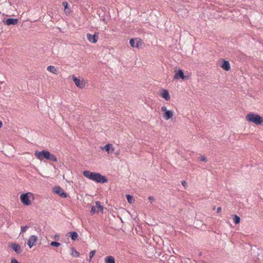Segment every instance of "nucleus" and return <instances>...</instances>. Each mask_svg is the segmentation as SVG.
Segmentation results:
<instances>
[{"label": "nucleus", "mask_w": 263, "mask_h": 263, "mask_svg": "<svg viewBox=\"0 0 263 263\" xmlns=\"http://www.w3.org/2000/svg\"><path fill=\"white\" fill-rule=\"evenodd\" d=\"M234 222L235 224H238L240 221V217L237 216V215H234L233 217Z\"/></svg>", "instance_id": "24"}, {"label": "nucleus", "mask_w": 263, "mask_h": 263, "mask_svg": "<svg viewBox=\"0 0 263 263\" xmlns=\"http://www.w3.org/2000/svg\"><path fill=\"white\" fill-rule=\"evenodd\" d=\"M37 240V237L36 236L31 235L27 241V245L30 248H31L33 245H35Z\"/></svg>", "instance_id": "14"}, {"label": "nucleus", "mask_w": 263, "mask_h": 263, "mask_svg": "<svg viewBox=\"0 0 263 263\" xmlns=\"http://www.w3.org/2000/svg\"><path fill=\"white\" fill-rule=\"evenodd\" d=\"M174 113V112L173 110H168L164 113L163 115V118L165 120H168L173 117Z\"/></svg>", "instance_id": "17"}, {"label": "nucleus", "mask_w": 263, "mask_h": 263, "mask_svg": "<svg viewBox=\"0 0 263 263\" xmlns=\"http://www.w3.org/2000/svg\"><path fill=\"white\" fill-rule=\"evenodd\" d=\"M28 228H29V227L27 226H25L21 227V230L20 234L25 232Z\"/></svg>", "instance_id": "27"}, {"label": "nucleus", "mask_w": 263, "mask_h": 263, "mask_svg": "<svg viewBox=\"0 0 263 263\" xmlns=\"http://www.w3.org/2000/svg\"><path fill=\"white\" fill-rule=\"evenodd\" d=\"M246 120L256 125H262L263 124V118L260 115L253 112L247 114L246 116Z\"/></svg>", "instance_id": "3"}, {"label": "nucleus", "mask_w": 263, "mask_h": 263, "mask_svg": "<svg viewBox=\"0 0 263 263\" xmlns=\"http://www.w3.org/2000/svg\"><path fill=\"white\" fill-rule=\"evenodd\" d=\"M71 250L72 251L71 255L73 257H78L80 256V254L74 248H71Z\"/></svg>", "instance_id": "23"}, {"label": "nucleus", "mask_w": 263, "mask_h": 263, "mask_svg": "<svg viewBox=\"0 0 263 263\" xmlns=\"http://www.w3.org/2000/svg\"><path fill=\"white\" fill-rule=\"evenodd\" d=\"M9 247L17 254L21 253L23 251L21 246L17 243H12L9 245Z\"/></svg>", "instance_id": "12"}, {"label": "nucleus", "mask_w": 263, "mask_h": 263, "mask_svg": "<svg viewBox=\"0 0 263 263\" xmlns=\"http://www.w3.org/2000/svg\"><path fill=\"white\" fill-rule=\"evenodd\" d=\"M160 96L164 99L166 101H168L171 99V96L168 91L166 89H162L160 92Z\"/></svg>", "instance_id": "13"}, {"label": "nucleus", "mask_w": 263, "mask_h": 263, "mask_svg": "<svg viewBox=\"0 0 263 263\" xmlns=\"http://www.w3.org/2000/svg\"><path fill=\"white\" fill-rule=\"evenodd\" d=\"M90 212L91 215H93L96 212V208L95 206H92Z\"/></svg>", "instance_id": "30"}, {"label": "nucleus", "mask_w": 263, "mask_h": 263, "mask_svg": "<svg viewBox=\"0 0 263 263\" xmlns=\"http://www.w3.org/2000/svg\"><path fill=\"white\" fill-rule=\"evenodd\" d=\"M96 250H93V251H90V252L89 253V262H90L91 261V259L94 256V255H95V254L96 253Z\"/></svg>", "instance_id": "26"}, {"label": "nucleus", "mask_w": 263, "mask_h": 263, "mask_svg": "<svg viewBox=\"0 0 263 263\" xmlns=\"http://www.w3.org/2000/svg\"><path fill=\"white\" fill-rule=\"evenodd\" d=\"M72 79L76 85L79 88L82 89L85 87V82L83 79L81 81L80 79L74 76H72Z\"/></svg>", "instance_id": "7"}, {"label": "nucleus", "mask_w": 263, "mask_h": 263, "mask_svg": "<svg viewBox=\"0 0 263 263\" xmlns=\"http://www.w3.org/2000/svg\"><path fill=\"white\" fill-rule=\"evenodd\" d=\"M3 126V123L0 120V128Z\"/></svg>", "instance_id": "37"}, {"label": "nucleus", "mask_w": 263, "mask_h": 263, "mask_svg": "<svg viewBox=\"0 0 263 263\" xmlns=\"http://www.w3.org/2000/svg\"><path fill=\"white\" fill-rule=\"evenodd\" d=\"M34 155L36 157V158L40 160H42L44 159H46L47 160L53 162L58 161V159L56 156L50 153L47 150H43L41 152L36 151H35Z\"/></svg>", "instance_id": "2"}, {"label": "nucleus", "mask_w": 263, "mask_h": 263, "mask_svg": "<svg viewBox=\"0 0 263 263\" xmlns=\"http://www.w3.org/2000/svg\"><path fill=\"white\" fill-rule=\"evenodd\" d=\"M182 184L185 187L186 185V183L185 181H183L182 182Z\"/></svg>", "instance_id": "36"}, {"label": "nucleus", "mask_w": 263, "mask_h": 263, "mask_svg": "<svg viewBox=\"0 0 263 263\" xmlns=\"http://www.w3.org/2000/svg\"><path fill=\"white\" fill-rule=\"evenodd\" d=\"M105 263H115V260L113 256H107L105 258Z\"/></svg>", "instance_id": "20"}, {"label": "nucleus", "mask_w": 263, "mask_h": 263, "mask_svg": "<svg viewBox=\"0 0 263 263\" xmlns=\"http://www.w3.org/2000/svg\"><path fill=\"white\" fill-rule=\"evenodd\" d=\"M221 210V208L218 207L217 209V213H218L220 212Z\"/></svg>", "instance_id": "35"}, {"label": "nucleus", "mask_w": 263, "mask_h": 263, "mask_svg": "<svg viewBox=\"0 0 263 263\" xmlns=\"http://www.w3.org/2000/svg\"><path fill=\"white\" fill-rule=\"evenodd\" d=\"M198 159L200 160V161H203V162H207V159H206V158L204 157V156H200V157H198Z\"/></svg>", "instance_id": "29"}, {"label": "nucleus", "mask_w": 263, "mask_h": 263, "mask_svg": "<svg viewBox=\"0 0 263 263\" xmlns=\"http://www.w3.org/2000/svg\"><path fill=\"white\" fill-rule=\"evenodd\" d=\"M50 245L52 247H59L61 246V243L57 241H52L50 243Z\"/></svg>", "instance_id": "25"}, {"label": "nucleus", "mask_w": 263, "mask_h": 263, "mask_svg": "<svg viewBox=\"0 0 263 263\" xmlns=\"http://www.w3.org/2000/svg\"><path fill=\"white\" fill-rule=\"evenodd\" d=\"M132 39H130L129 41V43L130 44V45L132 46Z\"/></svg>", "instance_id": "38"}, {"label": "nucleus", "mask_w": 263, "mask_h": 263, "mask_svg": "<svg viewBox=\"0 0 263 263\" xmlns=\"http://www.w3.org/2000/svg\"><path fill=\"white\" fill-rule=\"evenodd\" d=\"M29 194L32 195L30 193H23L21 195V201L24 205H29L31 204V201L28 196Z\"/></svg>", "instance_id": "5"}, {"label": "nucleus", "mask_w": 263, "mask_h": 263, "mask_svg": "<svg viewBox=\"0 0 263 263\" xmlns=\"http://www.w3.org/2000/svg\"><path fill=\"white\" fill-rule=\"evenodd\" d=\"M47 70L54 74H57L58 70L57 69L53 66H49L47 67Z\"/></svg>", "instance_id": "22"}, {"label": "nucleus", "mask_w": 263, "mask_h": 263, "mask_svg": "<svg viewBox=\"0 0 263 263\" xmlns=\"http://www.w3.org/2000/svg\"><path fill=\"white\" fill-rule=\"evenodd\" d=\"M98 32H95L93 35H91V34L88 33L86 34L87 40L92 43H96L98 40Z\"/></svg>", "instance_id": "8"}, {"label": "nucleus", "mask_w": 263, "mask_h": 263, "mask_svg": "<svg viewBox=\"0 0 263 263\" xmlns=\"http://www.w3.org/2000/svg\"><path fill=\"white\" fill-rule=\"evenodd\" d=\"M68 234H69V236L71 238L72 240L74 241L78 239V234L76 232H71L68 233Z\"/></svg>", "instance_id": "19"}, {"label": "nucleus", "mask_w": 263, "mask_h": 263, "mask_svg": "<svg viewBox=\"0 0 263 263\" xmlns=\"http://www.w3.org/2000/svg\"><path fill=\"white\" fill-rule=\"evenodd\" d=\"M126 197L128 202L130 204H131L132 203V195L130 194H126Z\"/></svg>", "instance_id": "28"}, {"label": "nucleus", "mask_w": 263, "mask_h": 263, "mask_svg": "<svg viewBox=\"0 0 263 263\" xmlns=\"http://www.w3.org/2000/svg\"><path fill=\"white\" fill-rule=\"evenodd\" d=\"M83 174L85 177L97 183H104L108 182V179L105 176L98 173L91 172L89 171H84Z\"/></svg>", "instance_id": "1"}, {"label": "nucleus", "mask_w": 263, "mask_h": 263, "mask_svg": "<svg viewBox=\"0 0 263 263\" xmlns=\"http://www.w3.org/2000/svg\"><path fill=\"white\" fill-rule=\"evenodd\" d=\"M53 192L58 194L61 197L66 198L67 197V194L59 186H55L53 188Z\"/></svg>", "instance_id": "6"}, {"label": "nucleus", "mask_w": 263, "mask_h": 263, "mask_svg": "<svg viewBox=\"0 0 263 263\" xmlns=\"http://www.w3.org/2000/svg\"><path fill=\"white\" fill-rule=\"evenodd\" d=\"M1 83H3V82H0V84H1Z\"/></svg>", "instance_id": "39"}, {"label": "nucleus", "mask_w": 263, "mask_h": 263, "mask_svg": "<svg viewBox=\"0 0 263 263\" xmlns=\"http://www.w3.org/2000/svg\"><path fill=\"white\" fill-rule=\"evenodd\" d=\"M168 110L167 109V107L166 106H163L161 107V111L163 112H165L166 111H168Z\"/></svg>", "instance_id": "31"}, {"label": "nucleus", "mask_w": 263, "mask_h": 263, "mask_svg": "<svg viewBox=\"0 0 263 263\" xmlns=\"http://www.w3.org/2000/svg\"><path fill=\"white\" fill-rule=\"evenodd\" d=\"M18 22V19L13 18H4L3 20L4 24L7 26L15 25L17 24Z\"/></svg>", "instance_id": "9"}, {"label": "nucleus", "mask_w": 263, "mask_h": 263, "mask_svg": "<svg viewBox=\"0 0 263 263\" xmlns=\"http://www.w3.org/2000/svg\"><path fill=\"white\" fill-rule=\"evenodd\" d=\"M96 205L98 209L97 212H101L103 213V206L101 204V203L100 201H97L96 202Z\"/></svg>", "instance_id": "21"}, {"label": "nucleus", "mask_w": 263, "mask_h": 263, "mask_svg": "<svg viewBox=\"0 0 263 263\" xmlns=\"http://www.w3.org/2000/svg\"><path fill=\"white\" fill-rule=\"evenodd\" d=\"M144 46V43L142 40L139 38L133 39V47H136L137 48H141Z\"/></svg>", "instance_id": "10"}, {"label": "nucleus", "mask_w": 263, "mask_h": 263, "mask_svg": "<svg viewBox=\"0 0 263 263\" xmlns=\"http://www.w3.org/2000/svg\"><path fill=\"white\" fill-rule=\"evenodd\" d=\"M54 239L55 240H59V239H60V237L58 235H55L54 236Z\"/></svg>", "instance_id": "34"}, {"label": "nucleus", "mask_w": 263, "mask_h": 263, "mask_svg": "<svg viewBox=\"0 0 263 263\" xmlns=\"http://www.w3.org/2000/svg\"><path fill=\"white\" fill-rule=\"evenodd\" d=\"M180 78L182 79V80L188 79V77L184 76L183 70L180 69L175 71V74L174 76L175 79H179Z\"/></svg>", "instance_id": "11"}, {"label": "nucleus", "mask_w": 263, "mask_h": 263, "mask_svg": "<svg viewBox=\"0 0 263 263\" xmlns=\"http://www.w3.org/2000/svg\"><path fill=\"white\" fill-rule=\"evenodd\" d=\"M148 200L151 201V202L152 203L153 201L154 200V198L153 196H149L148 197Z\"/></svg>", "instance_id": "33"}, {"label": "nucleus", "mask_w": 263, "mask_h": 263, "mask_svg": "<svg viewBox=\"0 0 263 263\" xmlns=\"http://www.w3.org/2000/svg\"><path fill=\"white\" fill-rule=\"evenodd\" d=\"M3 4V6L4 7V11L7 13H9V14H7V16H9V15H14V14H12L11 13L14 11H16V9L15 8V7L14 6H13L12 5V4L11 3H10V1H5V3H4Z\"/></svg>", "instance_id": "4"}, {"label": "nucleus", "mask_w": 263, "mask_h": 263, "mask_svg": "<svg viewBox=\"0 0 263 263\" xmlns=\"http://www.w3.org/2000/svg\"><path fill=\"white\" fill-rule=\"evenodd\" d=\"M10 263H20V262H18V260L17 259H16L15 258H13L11 259Z\"/></svg>", "instance_id": "32"}, {"label": "nucleus", "mask_w": 263, "mask_h": 263, "mask_svg": "<svg viewBox=\"0 0 263 263\" xmlns=\"http://www.w3.org/2000/svg\"><path fill=\"white\" fill-rule=\"evenodd\" d=\"M222 63L220 65V67L226 71H229L231 69L230 63L228 61L222 60Z\"/></svg>", "instance_id": "16"}, {"label": "nucleus", "mask_w": 263, "mask_h": 263, "mask_svg": "<svg viewBox=\"0 0 263 263\" xmlns=\"http://www.w3.org/2000/svg\"><path fill=\"white\" fill-rule=\"evenodd\" d=\"M62 5L64 7V12L66 15L69 14L71 11L70 8L69 7V5L67 1H63Z\"/></svg>", "instance_id": "18"}, {"label": "nucleus", "mask_w": 263, "mask_h": 263, "mask_svg": "<svg viewBox=\"0 0 263 263\" xmlns=\"http://www.w3.org/2000/svg\"><path fill=\"white\" fill-rule=\"evenodd\" d=\"M102 150H105L108 154L112 153L115 151V148L113 147L111 144L107 143L104 147H101Z\"/></svg>", "instance_id": "15"}]
</instances>
